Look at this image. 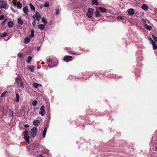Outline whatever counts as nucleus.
Segmentation results:
<instances>
[{
    "mask_svg": "<svg viewBox=\"0 0 157 157\" xmlns=\"http://www.w3.org/2000/svg\"><path fill=\"white\" fill-rule=\"evenodd\" d=\"M24 135V138L25 140V141L27 143L30 144L29 139L30 137L29 136V131L28 130H25L23 132Z\"/></svg>",
    "mask_w": 157,
    "mask_h": 157,
    "instance_id": "1",
    "label": "nucleus"
},
{
    "mask_svg": "<svg viewBox=\"0 0 157 157\" xmlns=\"http://www.w3.org/2000/svg\"><path fill=\"white\" fill-rule=\"evenodd\" d=\"M15 82L17 84V86L20 87L21 88H23L24 87L23 82L21 80V78L19 76H17L15 79Z\"/></svg>",
    "mask_w": 157,
    "mask_h": 157,
    "instance_id": "2",
    "label": "nucleus"
},
{
    "mask_svg": "<svg viewBox=\"0 0 157 157\" xmlns=\"http://www.w3.org/2000/svg\"><path fill=\"white\" fill-rule=\"evenodd\" d=\"M9 7L6 1L3 0L0 5V9H4L5 10L8 9Z\"/></svg>",
    "mask_w": 157,
    "mask_h": 157,
    "instance_id": "3",
    "label": "nucleus"
},
{
    "mask_svg": "<svg viewBox=\"0 0 157 157\" xmlns=\"http://www.w3.org/2000/svg\"><path fill=\"white\" fill-rule=\"evenodd\" d=\"M37 131V128L36 127H33L31 130V136L33 137H35L36 135Z\"/></svg>",
    "mask_w": 157,
    "mask_h": 157,
    "instance_id": "4",
    "label": "nucleus"
},
{
    "mask_svg": "<svg viewBox=\"0 0 157 157\" xmlns=\"http://www.w3.org/2000/svg\"><path fill=\"white\" fill-rule=\"evenodd\" d=\"M93 9L92 8H89L88 9V12L87 13V15L90 18L92 17L93 13Z\"/></svg>",
    "mask_w": 157,
    "mask_h": 157,
    "instance_id": "5",
    "label": "nucleus"
},
{
    "mask_svg": "<svg viewBox=\"0 0 157 157\" xmlns=\"http://www.w3.org/2000/svg\"><path fill=\"white\" fill-rule=\"evenodd\" d=\"M72 59V57L70 56H65L64 57L63 60L66 62H68L71 61Z\"/></svg>",
    "mask_w": 157,
    "mask_h": 157,
    "instance_id": "6",
    "label": "nucleus"
},
{
    "mask_svg": "<svg viewBox=\"0 0 157 157\" xmlns=\"http://www.w3.org/2000/svg\"><path fill=\"white\" fill-rule=\"evenodd\" d=\"M40 111L39 112V113L42 116H44V113H45L44 106V105L42 106L40 109Z\"/></svg>",
    "mask_w": 157,
    "mask_h": 157,
    "instance_id": "7",
    "label": "nucleus"
},
{
    "mask_svg": "<svg viewBox=\"0 0 157 157\" xmlns=\"http://www.w3.org/2000/svg\"><path fill=\"white\" fill-rule=\"evenodd\" d=\"M35 16L36 17V20L37 21H39L41 18V16L39 12L38 11H36L35 12Z\"/></svg>",
    "mask_w": 157,
    "mask_h": 157,
    "instance_id": "8",
    "label": "nucleus"
},
{
    "mask_svg": "<svg viewBox=\"0 0 157 157\" xmlns=\"http://www.w3.org/2000/svg\"><path fill=\"white\" fill-rule=\"evenodd\" d=\"M134 12V10L133 9H130L128 10V13L130 15H132Z\"/></svg>",
    "mask_w": 157,
    "mask_h": 157,
    "instance_id": "9",
    "label": "nucleus"
},
{
    "mask_svg": "<svg viewBox=\"0 0 157 157\" xmlns=\"http://www.w3.org/2000/svg\"><path fill=\"white\" fill-rule=\"evenodd\" d=\"M144 27L150 31L151 28V27L147 25V24H144Z\"/></svg>",
    "mask_w": 157,
    "mask_h": 157,
    "instance_id": "10",
    "label": "nucleus"
},
{
    "mask_svg": "<svg viewBox=\"0 0 157 157\" xmlns=\"http://www.w3.org/2000/svg\"><path fill=\"white\" fill-rule=\"evenodd\" d=\"M47 129V127L44 128L42 133V137L43 138H44L45 137Z\"/></svg>",
    "mask_w": 157,
    "mask_h": 157,
    "instance_id": "11",
    "label": "nucleus"
},
{
    "mask_svg": "<svg viewBox=\"0 0 157 157\" xmlns=\"http://www.w3.org/2000/svg\"><path fill=\"white\" fill-rule=\"evenodd\" d=\"M98 9L101 12H106V9L104 7H100Z\"/></svg>",
    "mask_w": 157,
    "mask_h": 157,
    "instance_id": "12",
    "label": "nucleus"
},
{
    "mask_svg": "<svg viewBox=\"0 0 157 157\" xmlns=\"http://www.w3.org/2000/svg\"><path fill=\"white\" fill-rule=\"evenodd\" d=\"M23 11L24 13L28 15V12H29L28 7L26 6L23 9Z\"/></svg>",
    "mask_w": 157,
    "mask_h": 157,
    "instance_id": "13",
    "label": "nucleus"
},
{
    "mask_svg": "<svg viewBox=\"0 0 157 157\" xmlns=\"http://www.w3.org/2000/svg\"><path fill=\"white\" fill-rule=\"evenodd\" d=\"M141 8L142 9L147 10H148L149 8L148 6H147L146 4H143L142 6H141Z\"/></svg>",
    "mask_w": 157,
    "mask_h": 157,
    "instance_id": "14",
    "label": "nucleus"
},
{
    "mask_svg": "<svg viewBox=\"0 0 157 157\" xmlns=\"http://www.w3.org/2000/svg\"><path fill=\"white\" fill-rule=\"evenodd\" d=\"M13 25V23L12 21H9L8 23V26L10 28H12Z\"/></svg>",
    "mask_w": 157,
    "mask_h": 157,
    "instance_id": "15",
    "label": "nucleus"
},
{
    "mask_svg": "<svg viewBox=\"0 0 157 157\" xmlns=\"http://www.w3.org/2000/svg\"><path fill=\"white\" fill-rule=\"evenodd\" d=\"M28 67L29 69L30 70V71L32 72H33L34 71V67L33 66H31L29 65L28 66Z\"/></svg>",
    "mask_w": 157,
    "mask_h": 157,
    "instance_id": "16",
    "label": "nucleus"
},
{
    "mask_svg": "<svg viewBox=\"0 0 157 157\" xmlns=\"http://www.w3.org/2000/svg\"><path fill=\"white\" fill-rule=\"evenodd\" d=\"M38 157H49V155L48 154L45 155L44 153L39 154Z\"/></svg>",
    "mask_w": 157,
    "mask_h": 157,
    "instance_id": "17",
    "label": "nucleus"
},
{
    "mask_svg": "<svg viewBox=\"0 0 157 157\" xmlns=\"http://www.w3.org/2000/svg\"><path fill=\"white\" fill-rule=\"evenodd\" d=\"M38 27L40 29L43 30L44 29L45 26L44 25L40 24L38 25Z\"/></svg>",
    "mask_w": 157,
    "mask_h": 157,
    "instance_id": "18",
    "label": "nucleus"
},
{
    "mask_svg": "<svg viewBox=\"0 0 157 157\" xmlns=\"http://www.w3.org/2000/svg\"><path fill=\"white\" fill-rule=\"evenodd\" d=\"M33 124L35 126H38V124L40 123L39 121L37 120H35L33 122Z\"/></svg>",
    "mask_w": 157,
    "mask_h": 157,
    "instance_id": "19",
    "label": "nucleus"
},
{
    "mask_svg": "<svg viewBox=\"0 0 157 157\" xmlns=\"http://www.w3.org/2000/svg\"><path fill=\"white\" fill-rule=\"evenodd\" d=\"M92 5H98L99 4L97 0H93L92 1Z\"/></svg>",
    "mask_w": 157,
    "mask_h": 157,
    "instance_id": "20",
    "label": "nucleus"
},
{
    "mask_svg": "<svg viewBox=\"0 0 157 157\" xmlns=\"http://www.w3.org/2000/svg\"><path fill=\"white\" fill-rule=\"evenodd\" d=\"M17 8L18 9L21 8L22 6V4L19 2H17Z\"/></svg>",
    "mask_w": 157,
    "mask_h": 157,
    "instance_id": "21",
    "label": "nucleus"
},
{
    "mask_svg": "<svg viewBox=\"0 0 157 157\" xmlns=\"http://www.w3.org/2000/svg\"><path fill=\"white\" fill-rule=\"evenodd\" d=\"M17 21L18 23L21 25H22L23 24V21L21 20V18L20 17H19Z\"/></svg>",
    "mask_w": 157,
    "mask_h": 157,
    "instance_id": "22",
    "label": "nucleus"
},
{
    "mask_svg": "<svg viewBox=\"0 0 157 157\" xmlns=\"http://www.w3.org/2000/svg\"><path fill=\"white\" fill-rule=\"evenodd\" d=\"M30 40V39L29 38H25L24 40V43L25 44L29 43Z\"/></svg>",
    "mask_w": 157,
    "mask_h": 157,
    "instance_id": "23",
    "label": "nucleus"
},
{
    "mask_svg": "<svg viewBox=\"0 0 157 157\" xmlns=\"http://www.w3.org/2000/svg\"><path fill=\"white\" fill-rule=\"evenodd\" d=\"M29 6L30 9L32 10H33L34 11H35V8L32 3H30L29 4Z\"/></svg>",
    "mask_w": 157,
    "mask_h": 157,
    "instance_id": "24",
    "label": "nucleus"
},
{
    "mask_svg": "<svg viewBox=\"0 0 157 157\" xmlns=\"http://www.w3.org/2000/svg\"><path fill=\"white\" fill-rule=\"evenodd\" d=\"M32 59V57L30 56H29L27 58V63H30Z\"/></svg>",
    "mask_w": 157,
    "mask_h": 157,
    "instance_id": "25",
    "label": "nucleus"
},
{
    "mask_svg": "<svg viewBox=\"0 0 157 157\" xmlns=\"http://www.w3.org/2000/svg\"><path fill=\"white\" fill-rule=\"evenodd\" d=\"M152 44L153 48L154 49H157V45L155 42Z\"/></svg>",
    "mask_w": 157,
    "mask_h": 157,
    "instance_id": "26",
    "label": "nucleus"
},
{
    "mask_svg": "<svg viewBox=\"0 0 157 157\" xmlns=\"http://www.w3.org/2000/svg\"><path fill=\"white\" fill-rule=\"evenodd\" d=\"M95 17H98L100 15V12L98 10L96 11V12H95Z\"/></svg>",
    "mask_w": 157,
    "mask_h": 157,
    "instance_id": "27",
    "label": "nucleus"
},
{
    "mask_svg": "<svg viewBox=\"0 0 157 157\" xmlns=\"http://www.w3.org/2000/svg\"><path fill=\"white\" fill-rule=\"evenodd\" d=\"M152 37L153 40L157 43V37L154 34H152Z\"/></svg>",
    "mask_w": 157,
    "mask_h": 157,
    "instance_id": "28",
    "label": "nucleus"
},
{
    "mask_svg": "<svg viewBox=\"0 0 157 157\" xmlns=\"http://www.w3.org/2000/svg\"><path fill=\"white\" fill-rule=\"evenodd\" d=\"M40 86V85L39 84L35 82L33 84V87L36 88H38V86Z\"/></svg>",
    "mask_w": 157,
    "mask_h": 157,
    "instance_id": "29",
    "label": "nucleus"
},
{
    "mask_svg": "<svg viewBox=\"0 0 157 157\" xmlns=\"http://www.w3.org/2000/svg\"><path fill=\"white\" fill-rule=\"evenodd\" d=\"M44 6L47 8L49 7V3L48 2H46L44 3Z\"/></svg>",
    "mask_w": 157,
    "mask_h": 157,
    "instance_id": "30",
    "label": "nucleus"
},
{
    "mask_svg": "<svg viewBox=\"0 0 157 157\" xmlns=\"http://www.w3.org/2000/svg\"><path fill=\"white\" fill-rule=\"evenodd\" d=\"M31 34L30 35L31 38L33 37L34 36V30L33 29L31 30Z\"/></svg>",
    "mask_w": 157,
    "mask_h": 157,
    "instance_id": "31",
    "label": "nucleus"
},
{
    "mask_svg": "<svg viewBox=\"0 0 157 157\" xmlns=\"http://www.w3.org/2000/svg\"><path fill=\"white\" fill-rule=\"evenodd\" d=\"M18 58H21L23 56V54L22 53H19L17 55Z\"/></svg>",
    "mask_w": 157,
    "mask_h": 157,
    "instance_id": "32",
    "label": "nucleus"
},
{
    "mask_svg": "<svg viewBox=\"0 0 157 157\" xmlns=\"http://www.w3.org/2000/svg\"><path fill=\"white\" fill-rule=\"evenodd\" d=\"M7 35V33L6 32H4V33H3L1 34L0 36H1V37H5Z\"/></svg>",
    "mask_w": 157,
    "mask_h": 157,
    "instance_id": "33",
    "label": "nucleus"
},
{
    "mask_svg": "<svg viewBox=\"0 0 157 157\" xmlns=\"http://www.w3.org/2000/svg\"><path fill=\"white\" fill-rule=\"evenodd\" d=\"M41 20L44 24H46L47 23V21L46 20L45 18L44 17L42 18Z\"/></svg>",
    "mask_w": 157,
    "mask_h": 157,
    "instance_id": "34",
    "label": "nucleus"
},
{
    "mask_svg": "<svg viewBox=\"0 0 157 157\" xmlns=\"http://www.w3.org/2000/svg\"><path fill=\"white\" fill-rule=\"evenodd\" d=\"M6 91L4 92L1 95V96L2 97H4L6 96Z\"/></svg>",
    "mask_w": 157,
    "mask_h": 157,
    "instance_id": "35",
    "label": "nucleus"
},
{
    "mask_svg": "<svg viewBox=\"0 0 157 157\" xmlns=\"http://www.w3.org/2000/svg\"><path fill=\"white\" fill-rule=\"evenodd\" d=\"M19 94L17 93L16 94V101L17 102H18L19 101Z\"/></svg>",
    "mask_w": 157,
    "mask_h": 157,
    "instance_id": "36",
    "label": "nucleus"
},
{
    "mask_svg": "<svg viewBox=\"0 0 157 157\" xmlns=\"http://www.w3.org/2000/svg\"><path fill=\"white\" fill-rule=\"evenodd\" d=\"M13 111L11 110H10V117H11L12 118H13Z\"/></svg>",
    "mask_w": 157,
    "mask_h": 157,
    "instance_id": "37",
    "label": "nucleus"
},
{
    "mask_svg": "<svg viewBox=\"0 0 157 157\" xmlns=\"http://www.w3.org/2000/svg\"><path fill=\"white\" fill-rule=\"evenodd\" d=\"M37 103V100H35L33 102V106H36V105Z\"/></svg>",
    "mask_w": 157,
    "mask_h": 157,
    "instance_id": "38",
    "label": "nucleus"
},
{
    "mask_svg": "<svg viewBox=\"0 0 157 157\" xmlns=\"http://www.w3.org/2000/svg\"><path fill=\"white\" fill-rule=\"evenodd\" d=\"M117 18L118 19H120L122 20V19H124V17L121 16H119L117 17Z\"/></svg>",
    "mask_w": 157,
    "mask_h": 157,
    "instance_id": "39",
    "label": "nucleus"
},
{
    "mask_svg": "<svg viewBox=\"0 0 157 157\" xmlns=\"http://www.w3.org/2000/svg\"><path fill=\"white\" fill-rule=\"evenodd\" d=\"M32 24L33 26L35 27L36 25V21L35 20H34V21H33L32 23Z\"/></svg>",
    "mask_w": 157,
    "mask_h": 157,
    "instance_id": "40",
    "label": "nucleus"
},
{
    "mask_svg": "<svg viewBox=\"0 0 157 157\" xmlns=\"http://www.w3.org/2000/svg\"><path fill=\"white\" fill-rule=\"evenodd\" d=\"M148 39H149V40L150 41V42H151V43L152 44L153 43H154V42L155 41H154L151 38V37H149L148 38Z\"/></svg>",
    "mask_w": 157,
    "mask_h": 157,
    "instance_id": "41",
    "label": "nucleus"
},
{
    "mask_svg": "<svg viewBox=\"0 0 157 157\" xmlns=\"http://www.w3.org/2000/svg\"><path fill=\"white\" fill-rule=\"evenodd\" d=\"M4 16L3 15H1L0 16V20H2L4 18Z\"/></svg>",
    "mask_w": 157,
    "mask_h": 157,
    "instance_id": "42",
    "label": "nucleus"
},
{
    "mask_svg": "<svg viewBox=\"0 0 157 157\" xmlns=\"http://www.w3.org/2000/svg\"><path fill=\"white\" fill-rule=\"evenodd\" d=\"M6 19H5L4 20V21L1 23V25H4L6 22Z\"/></svg>",
    "mask_w": 157,
    "mask_h": 157,
    "instance_id": "43",
    "label": "nucleus"
},
{
    "mask_svg": "<svg viewBox=\"0 0 157 157\" xmlns=\"http://www.w3.org/2000/svg\"><path fill=\"white\" fill-rule=\"evenodd\" d=\"M56 14L58 15L59 14V10L58 9H56Z\"/></svg>",
    "mask_w": 157,
    "mask_h": 157,
    "instance_id": "44",
    "label": "nucleus"
},
{
    "mask_svg": "<svg viewBox=\"0 0 157 157\" xmlns=\"http://www.w3.org/2000/svg\"><path fill=\"white\" fill-rule=\"evenodd\" d=\"M70 53L71 54H73V55H78L79 54H76V53H73V52L72 51L70 52Z\"/></svg>",
    "mask_w": 157,
    "mask_h": 157,
    "instance_id": "45",
    "label": "nucleus"
},
{
    "mask_svg": "<svg viewBox=\"0 0 157 157\" xmlns=\"http://www.w3.org/2000/svg\"><path fill=\"white\" fill-rule=\"evenodd\" d=\"M24 127L25 128H28L29 127V125L28 124H26L24 125Z\"/></svg>",
    "mask_w": 157,
    "mask_h": 157,
    "instance_id": "46",
    "label": "nucleus"
},
{
    "mask_svg": "<svg viewBox=\"0 0 157 157\" xmlns=\"http://www.w3.org/2000/svg\"><path fill=\"white\" fill-rule=\"evenodd\" d=\"M12 3L14 6H16L17 5V2H12Z\"/></svg>",
    "mask_w": 157,
    "mask_h": 157,
    "instance_id": "47",
    "label": "nucleus"
},
{
    "mask_svg": "<svg viewBox=\"0 0 157 157\" xmlns=\"http://www.w3.org/2000/svg\"><path fill=\"white\" fill-rule=\"evenodd\" d=\"M52 61V60L51 59H48V63H50V62H51Z\"/></svg>",
    "mask_w": 157,
    "mask_h": 157,
    "instance_id": "48",
    "label": "nucleus"
},
{
    "mask_svg": "<svg viewBox=\"0 0 157 157\" xmlns=\"http://www.w3.org/2000/svg\"><path fill=\"white\" fill-rule=\"evenodd\" d=\"M40 7L41 9H42L44 6V5L42 4H40Z\"/></svg>",
    "mask_w": 157,
    "mask_h": 157,
    "instance_id": "49",
    "label": "nucleus"
},
{
    "mask_svg": "<svg viewBox=\"0 0 157 157\" xmlns=\"http://www.w3.org/2000/svg\"><path fill=\"white\" fill-rule=\"evenodd\" d=\"M17 0H13L12 2H17Z\"/></svg>",
    "mask_w": 157,
    "mask_h": 157,
    "instance_id": "50",
    "label": "nucleus"
},
{
    "mask_svg": "<svg viewBox=\"0 0 157 157\" xmlns=\"http://www.w3.org/2000/svg\"><path fill=\"white\" fill-rule=\"evenodd\" d=\"M35 15H33V19H34V20H35Z\"/></svg>",
    "mask_w": 157,
    "mask_h": 157,
    "instance_id": "51",
    "label": "nucleus"
},
{
    "mask_svg": "<svg viewBox=\"0 0 157 157\" xmlns=\"http://www.w3.org/2000/svg\"><path fill=\"white\" fill-rule=\"evenodd\" d=\"M44 64V62H42V63H41V64Z\"/></svg>",
    "mask_w": 157,
    "mask_h": 157,
    "instance_id": "52",
    "label": "nucleus"
},
{
    "mask_svg": "<svg viewBox=\"0 0 157 157\" xmlns=\"http://www.w3.org/2000/svg\"><path fill=\"white\" fill-rule=\"evenodd\" d=\"M3 1V0H0V2H1V3Z\"/></svg>",
    "mask_w": 157,
    "mask_h": 157,
    "instance_id": "53",
    "label": "nucleus"
},
{
    "mask_svg": "<svg viewBox=\"0 0 157 157\" xmlns=\"http://www.w3.org/2000/svg\"><path fill=\"white\" fill-rule=\"evenodd\" d=\"M39 49H40V47H38V48H37V50H39Z\"/></svg>",
    "mask_w": 157,
    "mask_h": 157,
    "instance_id": "54",
    "label": "nucleus"
},
{
    "mask_svg": "<svg viewBox=\"0 0 157 157\" xmlns=\"http://www.w3.org/2000/svg\"><path fill=\"white\" fill-rule=\"evenodd\" d=\"M155 150L157 151V147L155 148Z\"/></svg>",
    "mask_w": 157,
    "mask_h": 157,
    "instance_id": "55",
    "label": "nucleus"
}]
</instances>
